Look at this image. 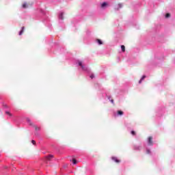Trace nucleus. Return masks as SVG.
<instances>
[{"instance_id":"nucleus-10","label":"nucleus","mask_w":175,"mask_h":175,"mask_svg":"<svg viewBox=\"0 0 175 175\" xmlns=\"http://www.w3.org/2000/svg\"><path fill=\"white\" fill-rule=\"evenodd\" d=\"M96 42L98 43V44H103V42H102V40L97 39Z\"/></svg>"},{"instance_id":"nucleus-2","label":"nucleus","mask_w":175,"mask_h":175,"mask_svg":"<svg viewBox=\"0 0 175 175\" xmlns=\"http://www.w3.org/2000/svg\"><path fill=\"white\" fill-rule=\"evenodd\" d=\"M149 146H152V137H149L148 139Z\"/></svg>"},{"instance_id":"nucleus-6","label":"nucleus","mask_w":175,"mask_h":175,"mask_svg":"<svg viewBox=\"0 0 175 175\" xmlns=\"http://www.w3.org/2000/svg\"><path fill=\"white\" fill-rule=\"evenodd\" d=\"M22 8H23V9H27V8H28V3H24L22 5Z\"/></svg>"},{"instance_id":"nucleus-11","label":"nucleus","mask_w":175,"mask_h":175,"mask_svg":"<svg viewBox=\"0 0 175 175\" xmlns=\"http://www.w3.org/2000/svg\"><path fill=\"white\" fill-rule=\"evenodd\" d=\"M118 116H122L124 114V112L122 111H118Z\"/></svg>"},{"instance_id":"nucleus-23","label":"nucleus","mask_w":175,"mask_h":175,"mask_svg":"<svg viewBox=\"0 0 175 175\" xmlns=\"http://www.w3.org/2000/svg\"><path fill=\"white\" fill-rule=\"evenodd\" d=\"M142 79H140V81H139V83L142 84Z\"/></svg>"},{"instance_id":"nucleus-24","label":"nucleus","mask_w":175,"mask_h":175,"mask_svg":"<svg viewBox=\"0 0 175 175\" xmlns=\"http://www.w3.org/2000/svg\"><path fill=\"white\" fill-rule=\"evenodd\" d=\"M111 103H114V100H111Z\"/></svg>"},{"instance_id":"nucleus-17","label":"nucleus","mask_w":175,"mask_h":175,"mask_svg":"<svg viewBox=\"0 0 175 175\" xmlns=\"http://www.w3.org/2000/svg\"><path fill=\"white\" fill-rule=\"evenodd\" d=\"M31 143H32V144H33V145H36V142L35 141V140H31Z\"/></svg>"},{"instance_id":"nucleus-8","label":"nucleus","mask_w":175,"mask_h":175,"mask_svg":"<svg viewBox=\"0 0 175 175\" xmlns=\"http://www.w3.org/2000/svg\"><path fill=\"white\" fill-rule=\"evenodd\" d=\"M105 6H107V3L104 2L101 4V8H105Z\"/></svg>"},{"instance_id":"nucleus-12","label":"nucleus","mask_w":175,"mask_h":175,"mask_svg":"<svg viewBox=\"0 0 175 175\" xmlns=\"http://www.w3.org/2000/svg\"><path fill=\"white\" fill-rule=\"evenodd\" d=\"M23 32H24V27H22L21 31L19 32V35L20 36L23 35Z\"/></svg>"},{"instance_id":"nucleus-21","label":"nucleus","mask_w":175,"mask_h":175,"mask_svg":"<svg viewBox=\"0 0 175 175\" xmlns=\"http://www.w3.org/2000/svg\"><path fill=\"white\" fill-rule=\"evenodd\" d=\"M146 77V75H144L142 78H141V81H143V79Z\"/></svg>"},{"instance_id":"nucleus-5","label":"nucleus","mask_w":175,"mask_h":175,"mask_svg":"<svg viewBox=\"0 0 175 175\" xmlns=\"http://www.w3.org/2000/svg\"><path fill=\"white\" fill-rule=\"evenodd\" d=\"M52 158H54V156L53 154H49L46 157L47 161H51Z\"/></svg>"},{"instance_id":"nucleus-19","label":"nucleus","mask_w":175,"mask_h":175,"mask_svg":"<svg viewBox=\"0 0 175 175\" xmlns=\"http://www.w3.org/2000/svg\"><path fill=\"white\" fill-rule=\"evenodd\" d=\"M94 77H95V76L94 75V74H92V75H90V79H94Z\"/></svg>"},{"instance_id":"nucleus-4","label":"nucleus","mask_w":175,"mask_h":175,"mask_svg":"<svg viewBox=\"0 0 175 175\" xmlns=\"http://www.w3.org/2000/svg\"><path fill=\"white\" fill-rule=\"evenodd\" d=\"M111 159H112V161H114V162H116V163H120V160L118 159H117V157H113L111 158Z\"/></svg>"},{"instance_id":"nucleus-14","label":"nucleus","mask_w":175,"mask_h":175,"mask_svg":"<svg viewBox=\"0 0 175 175\" xmlns=\"http://www.w3.org/2000/svg\"><path fill=\"white\" fill-rule=\"evenodd\" d=\"M72 163H73L74 165H76V164L77 163V161L75 159H72Z\"/></svg>"},{"instance_id":"nucleus-18","label":"nucleus","mask_w":175,"mask_h":175,"mask_svg":"<svg viewBox=\"0 0 175 175\" xmlns=\"http://www.w3.org/2000/svg\"><path fill=\"white\" fill-rule=\"evenodd\" d=\"M5 113L8 114V116H12V113H10V112L9 111H6Z\"/></svg>"},{"instance_id":"nucleus-7","label":"nucleus","mask_w":175,"mask_h":175,"mask_svg":"<svg viewBox=\"0 0 175 175\" xmlns=\"http://www.w3.org/2000/svg\"><path fill=\"white\" fill-rule=\"evenodd\" d=\"M121 8H122V4L121 3L118 4V8H116V10L121 9Z\"/></svg>"},{"instance_id":"nucleus-25","label":"nucleus","mask_w":175,"mask_h":175,"mask_svg":"<svg viewBox=\"0 0 175 175\" xmlns=\"http://www.w3.org/2000/svg\"><path fill=\"white\" fill-rule=\"evenodd\" d=\"M5 169H8V167L5 166Z\"/></svg>"},{"instance_id":"nucleus-16","label":"nucleus","mask_w":175,"mask_h":175,"mask_svg":"<svg viewBox=\"0 0 175 175\" xmlns=\"http://www.w3.org/2000/svg\"><path fill=\"white\" fill-rule=\"evenodd\" d=\"M131 135H133V136H135V135H136V132H135L134 131H131Z\"/></svg>"},{"instance_id":"nucleus-3","label":"nucleus","mask_w":175,"mask_h":175,"mask_svg":"<svg viewBox=\"0 0 175 175\" xmlns=\"http://www.w3.org/2000/svg\"><path fill=\"white\" fill-rule=\"evenodd\" d=\"M79 66H81V68H82L83 70H87V68L84 67V66L83 65V63L81 62H79Z\"/></svg>"},{"instance_id":"nucleus-20","label":"nucleus","mask_w":175,"mask_h":175,"mask_svg":"<svg viewBox=\"0 0 175 175\" xmlns=\"http://www.w3.org/2000/svg\"><path fill=\"white\" fill-rule=\"evenodd\" d=\"M146 152H147V154H150L151 151L150 150V149H148V150H146Z\"/></svg>"},{"instance_id":"nucleus-1","label":"nucleus","mask_w":175,"mask_h":175,"mask_svg":"<svg viewBox=\"0 0 175 175\" xmlns=\"http://www.w3.org/2000/svg\"><path fill=\"white\" fill-rule=\"evenodd\" d=\"M27 121H28L29 125H31L32 126H33V128H35L36 131H40V127H38V126L33 124V123H32V122H31V120L27 119Z\"/></svg>"},{"instance_id":"nucleus-9","label":"nucleus","mask_w":175,"mask_h":175,"mask_svg":"<svg viewBox=\"0 0 175 175\" xmlns=\"http://www.w3.org/2000/svg\"><path fill=\"white\" fill-rule=\"evenodd\" d=\"M59 18H61V20H64V12H62V13L59 14Z\"/></svg>"},{"instance_id":"nucleus-13","label":"nucleus","mask_w":175,"mask_h":175,"mask_svg":"<svg viewBox=\"0 0 175 175\" xmlns=\"http://www.w3.org/2000/svg\"><path fill=\"white\" fill-rule=\"evenodd\" d=\"M121 49H122V51L123 53H125V46L122 45V46H121Z\"/></svg>"},{"instance_id":"nucleus-15","label":"nucleus","mask_w":175,"mask_h":175,"mask_svg":"<svg viewBox=\"0 0 175 175\" xmlns=\"http://www.w3.org/2000/svg\"><path fill=\"white\" fill-rule=\"evenodd\" d=\"M169 17H170V14L167 13L165 14V18H169Z\"/></svg>"},{"instance_id":"nucleus-22","label":"nucleus","mask_w":175,"mask_h":175,"mask_svg":"<svg viewBox=\"0 0 175 175\" xmlns=\"http://www.w3.org/2000/svg\"><path fill=\"white\" fill-rule=\"evenodd\" d=\"M3 107H5V108H8V105H5V104H3Z\"/></svg>"}]
</instances>
